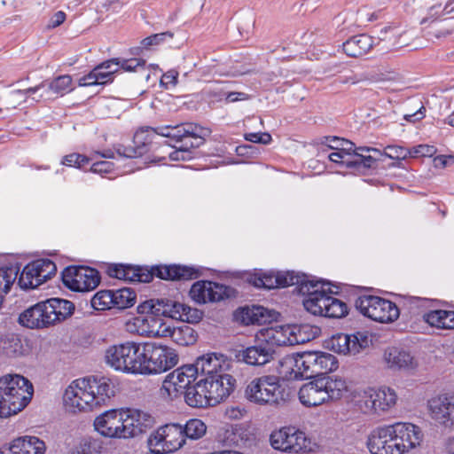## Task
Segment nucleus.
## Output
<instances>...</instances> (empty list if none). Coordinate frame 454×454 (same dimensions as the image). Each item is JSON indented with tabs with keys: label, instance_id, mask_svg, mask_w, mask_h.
<instances>
[{
	"label": "nucleus",
	"instance_id": "obj_1",
	"mask_svg": "<svg viewBox=\"0 0 454 454\" xmlns=\"http://www.w3.org/2000/svg\"><path fill=\"white\" fill-rule=\"evenodd\" d=\"M116 392L117 385L113 379L105 376L79 378L65 389L63 404L71 413L88 412L106 405Z\"/></svg>",
	"mask_w": 454,
	"mask_h": 454
},
{
	"label": "nucleus",
	"instance_id": "obj_2",
	"mask_svg": "<svg viewBox=\"0 0 454 454\" xmlns=\"http://www.w3.org/2000/svg\"><path fill=\"white\" fill-rule=\"evenodd\" d=\"M74 309L70 301L51 298L24 310L19 317V323L29 329H43L65 320Z\"/></svg>",
	"mask_w": 454,
	"mask_h": 454
},
{
	"label": "nucleus",
	"instance_id": "obj_3",
	"mask_svg": "<svg viewBox=\"0 0 454 454\" xmlns=\"http://www.w3.org/2000/svg\"><path fill=\"white\" fill-rule=\"evenodd\" d=\"M32 383L20 374L0 377V418H8L21 411L32 399Z\"/></svg>",
	"mask_w": 454,
	"mask_h": 454
},
{
	"label": "nucleus",
	"instance_id": "obj_4",
	"mask_svg": "<svg viewBox=\"0 0 454 454\" xmlns=\"http://www.w3.org/2000/svg\"><path fill=\"white\" fill-rule=\"evenodd\" d=\"M346 391L344 380L325 376L304 383L299 389L298 396L302 405L316 407L329 400L340 399Z\"/></svg>",
	"mask_w": 454,
	"mask_h": 454
},
{
	"label": "nucleus",
	"instance_id": "obj_5",
	"mask_svg": "<svg viewBox=\"0 0 454 454\" xmlns=\"http://www.w3.org/2000/svg\"><path fill=\"white\" fill-rule=\"evenodd\" d=\"M245 397L257 405L277 406L284 404L288 393L280 377L264 374L252 379L245 388Z\"/></svg>",
	"mask_w": 454,
	"mask_h": 454
},
{
	"label": "nucleus",
	"instance_id": "obj_6",
	"mask_svg": "<svg viewBox=\"0 0 454 454\" xmlns=\"http://www.w3.org/2000/svg\"><path fill=\"white\" fill-rule=\"evenodd\" d=\"M319 283L308 282L301 286L300 292L307 295L303 300L306 310L314 315H320L327 317H342L348 314L347 304L326 294L325 285L320 286Z\"/></svg>",
	"mask_w": 454,
	"mask_h": 454
},
{
	"label": "nucleus",
	"instance_id": "obj_7",
	"mask_svg": "<svg viewBox=\"0 0 454 454\" xmlns=\"http://www.w3.org/2000/svg\"><path fill=\"white\" fill-rule=\"evenodd\" d=\"M141 375L164 372L178 363L175 350L156 342L140 343Z\"/></svg>",
	"mask_w": 454,
	"mask_h": 454
},
{
	"label": "nucleus",
	"instance_id": "obj_8",
	"mask_svg": "<svg viewBox=\"0 0 454 454\" xmlns=\"http://www.w3.org/2000/svg\"><path fill=\"white\" fill-rule=\"evenodd\" d=\"M105 362L113 370L130 375H141L140 343L127 341L110 346Z\"/></svg>",
	"mask_w": 454,
	"mask_h": 454
},
{
	"label": "nucleus",
	"instance_id": "obj_9",
	"mask_svg": "<svg viewBox=\"0 0 454 454\" xmlns=\"http://www.w3.org/2000/svg\"><path fill=\"white\" fill-rule=\"evenodd\" d=\"M137 309L142 312L160 314V316L190 324L199 323L203 317L201 310L168 299L146 300L137 306Z\"/></svg>",
	"mask_w": 454,
	"mask_h": 454
},
{
	"label": "nucleus",
	"instance_id": "obj_10",
	"mask_svg": "<svg viewBox=\"0 0 454 454\" xmlns=\"http://www.w3.org/2000/svg\"><path fill=\"white\" fill-rule=\"evenodd\" d=\"M307 340L301 327L295 325L264 327L255 334V341L267 344L273 350L278 346L302 344Z\"/></svg>",
	"mask_w": 454,
	"mask_h": 454
},
{
	"label": "nucleus",
	"instance_id": "obj_11",
	"mask_svg": "<svg viewBox=\"0 0 454 454\" xmlns=\"http://www.w3.org/2000/svg\"><path fill=\"white\" fill-rule=\"evenodd\" d=\"M356 308L364 316L380 323H392L399 317L395 303L373 295H363L356 299Z\"/></svg>",
	"mask_w": 454,
	"mask_h": 454
},
{
	"label": "nucleus",
	"instance_id": "obj_12",
	"mask_svg": "<svg viewBox=\"0 0 454 454\" xmlns=\"http://www.w3.org/2000/svg\"><path fill=\"white\" fill-rule=\"evenodd\" d=\"M396 402L397 395L393 388H368L360 395L357 406L365 415H381L391 410Z\"/></svg>",
	"mask_w": 454,
	"mask_h": 454
},
{
	"label": "nucleus",
	"instance_id": "obj_13",
	"mask_svg": "<svg viewBox=\"0 0 454 454\" xmlns=\"http://www.w3.org/2000/svg\"><path fill=\"white\" fill-rule=\"evenodd\" d=\"M180 424H166L153 432L148 438V446L154 454L171 453L184 445Z\"/></svg>",
	"mask_w": 454,
	"mask_h": 454
},
{
	"label": "nucleus",
	"instance_id": "obj_14",
	"mask_svg": "<svg viewBox=\"0 0 454 454\" xmlns=\"http://www.w3.org/2000/svg\"><path fill=\"white\" fill-rule=\"evenodd\" d=\"M195 369L191 364L176 368L162 381L160 395L164 399L175 400L185 394L191 383L196 380Z\"/></svg>",
	"mask_w": 454,
	"mask_h": 454
},
{
	"label": "nucleus",
	"instance_id": "obj_15",
	"mask_svg": "<svg viewBox=\"0 0 454 454\" xmlns=\"http://www.w3.org/2000/svg\"><path fill=\"white\" fill-rule=\"evenodd\" d=\"M99 272L90 267L70 266L62 272V281L66 287L75 292H90L100 283Z\"/></svg>",
	"mask_w": 454,
	"mask_h": 454
},
{
	"label": "nucleus",
	"instance_id": "obj_16",
	"mask_svg": "<svg viewBox=\"0 0 454 454\" xmlns=\"http://www.w3.org/2000/svg\"><path fill=\"white\" fill-rule=\"evenodd\" d=\"M140 316L134 317L127 323V328L131 333H136L140 336L147 338H164L166 337L167 324L160 314L153 312H142L137 309Z\"/></svg>",
	"mask_w": 454,
	"mask_h": 454
},
{
	"label": "nucleus",
	"instance_id": "obj_17",
	"mask_svg": "<svg viewBox=\"0 0 454 454\" xmlns=\"http://www.w3.org/2000/svg\"><path fill=\"white\" fill-rule=\"evenodd\" d=\"M57 271L55 263L49 259H39L28 263L22 270L19 285L22 289H34L47 279L51 278Z\"/></svg>",
	"mask_w": 454,
	"mask_h": 454
},
{
	"label": "nucleus",
	"instance_id": "obj_18",
	"mask_svg": "<svg viewBox=\"0 0 454 454\" xmlns=\"http://www.w3.org/2000/svg\"><path fill=\"white\" fill-rule=\"evenodd\" d=\"M400 454H408L419 447L424 439L422 429L410 422H395L389 425Z\"/></svg>",
	"mask_w": 454,
	"mask_h": 454
},
{
	"label": "nucleus",
	"instance_id": "obj_19",
	"mask_svg": "<svg viewBox=\"0 0 454 454\" xmlns=\"http://www.w3.org/2000/svg\"><path fill=\"white\" fill-rule=\"evenodd\" d=\"M270 444L283 452L298 453L309 447L305 434L293 427H286L270 434Z\"/></svg>",
	"mask_w": 454,
	"mask_h": 454
},
{
	"label": "nucleus",
	"instance_id": "obj_20",
	"mask_svg": "<svg viewBox=\"0 0 454 454\" xmlns=\"http://www.w3.org/2000/svg\"><path fill=\"white\" fill-rule=\"evenodd\" d=\"M428 414L438 425L454 430V394H439L427 402Z\"/></svg>",
	"mask_w": 454,
	"mask_h": 454
},
{
	"label": "nucleus",
	"instance_id": "obj_21",
	"mask_svg": "<svg viewBox=\"0 0 454 454\" xmlns=\"http://www.w3.org/2000/svg\"><path fill=\"white\" fill-rule=\"evenodd\" d=\"M124 439L145 433L154 423V418L139 409H122Z\"/></svg>",
	"mask_w": 454,
	"mask_h": 454
},
{
	"label": "nucleus",
	"instance_id": "obj_22",
	"mask_svg": "<svg viewBox=\"0 0 454 454\" xmlns=\"http://www.w3.org/2000/svg\"><path fill=\"white\" fill-rule=\"evenodd\" d=\"M370 339L366 333L354 334L338 333L328 341L329 348L339 354L356 355L369 346Z\"/></svg>",
	"mask_w": 454,
	"mask_h": 454
},
{
	"label": "nucleus",
	"instance_id": "obj_23",
	"mask_svg": "<svg viewBox=\"0 0 454 454\" xmlns=\"http://www.w3.org/2000/svg\"><path fill=\"white\" fill-rule=\"evenodd\" d=\"M95 430L108 438H124L122 409L109 410L94 420Z\"/></svg>",
	"mask_w": 454,
	"mask_h": 454
},
{
	"label": "nucleus",
	"instance_id": "obj_24",
	"mask_svg": "<svg viewBox=\"0 0 454 454\" xmlns=\"http://www.w3.org/2000/svg\"><path fill=\"white\" fill-rule=\"evenodd\" d=\"M389 425L374 428L368 435L366 445L371 454H400Z\"/></svg>",
	"mask_w": 454,
	"mask_h": 454
},
{
	"label": "nucleus",
	"instance_id": "obj_25",
	"mask_svg": "<svg viewBox=\"0 0 454 454\" xmlns=\"http://www.w3.org/2000/svg\"><path fill=\"white\" fill-rule=\"evenodd\" d=\"M190 296L199 304L217 302L227 297L228 287L212 281H197L190 289Z\"/></svg>",
	"mask_w": 454,
	"mask_h": 454
},
{
	"label": "nucleus",
	"instance_id": "obj_26",
	"mask_svg": "<svg viewBox=\"0 0 454 454\" xmlns=\"http://www.w3.org/2000/svg\"><path fill=\"white\" fill-rule=\"evenodd\" d=\"M212 406L226 399L234 389L235 379L229 373L206 377L202 380Z\"/></svg>",
	"mask_w": 454,
	"mask_h": 454
},
{
	"label": "nucleus",
	"instance_id": "obj_27",
	"mask_svg": "<svg viewBox=\"0 0 454 454\" xmlns=\"http://www.w3.org/2000/svg\"><path fill=\"white\" fill-rule=\"evenodd\" d=\"M198 373L205 374L207 377L228 373L231 362L227 356L220 353H207L197 358L194 364H191Z\"/></svg>",
	"mask_w": 454,
	"mask_h": 454
},
{
	"label": "nucleus",
	"instance_id": "obj_28",
	"mask_svg": "<svg viewBox=\"0 0 454 454\" xmlns=\"http://www.w3.org/2000/svg\"><path fill=\"white\" fill-rule=\"evenodd\" d=\"M305 278L304 275H299L294 271H270L263 273L262 277L258 278L254 285L267 289L299 285L301 289L302 285L308 283Z\"/></svg>",
	"mask_w": 454,
	"mask_h": 454
},
{
	"label": "nucleus",
	"instance_id": "obj_29",
	"mask_svg": "<svg viewBox=\"0 0 454 454\" xmlns=\"http://www.w3.org/2000/svg\"><path fill=\"white\" fill-rule=\"evenodd\" d=\"M150 135L157 134L161 137L171 138L176 142L184 141L190 138L195 139L197 142H202L201 136L205 135L204 129H199L192 124H181L176 126H161L157 128L147 127Z\"/></svg>",
	"mask_w": 454,
	"mask_h": 454
},
{
	"label": "nucleus",
	"instance_id": "obj_30",
	"mask_svg": "<svg viewBox=\"0 0 454 454\" xmlns=\"http://www.w3.org/2000/svg\"><path fill=\"white\" fill-rule=\"evenodd\" d=\"M383 361L393 371L412 372L419 366L417 359L410 352L396 347L385 349Z\"/></svg>",
	"mask_w": 454,
	"mask_h": 454
},
{
	"label": "nucleus",
	"instance_id": "obj_31",
	"mask_svg": "<svg viewBox=\"0 0 454 454\" xmlns=\"http://www.w3.org/2000/svg\"><path fill=\"white\" fill-rule=\"evenodd\" d=\"M45 443L36 436L25 435L13 439L0 449V454H44Z\"/></svg>",
	"mask_w": 454,
	"mask_h": 454
},
{
	"label": "nucleus",
	"instance_id": "obj_32",
	"mask_svg": "<svg viewBox=\"0 0 454 454\" xmlns=\"http://www.w3.org/2000/svg\"><path fill=\"white\" fill-rule=\"evenodd\" d=\"M115 60L107 59L96 66L88 74L81 77L78 85L81 87L103 85L114 81L118 67H114ZM116 64H118L116 62Z\"/></svg>",
	"mask_w": 454,
	"mask_h": 454
},
{
	"label": "nucleus",
	"instance_id": "obj_33",
	"mask_svg": "<svg viewBox=\"0 0 454 454\" xmlns=\"http://www.w3.org/2000/svg\"><path fill=\"white\" fill-rule=\"evenodd\" d=\"M275 350L267 344L259 343L247 348L239 350L236 358L248 365L261 366L270 363L273 359Z\"/></svg>",
	"mask_w": 454,
	"mask_h": 454
},
{
	"label": "nucleus",
	"instance_id": "obj_34",
	"mask_svg": "<svg viewBox=\"0 0 454 454\" xmlns=\"http://www.w3.org/2000/svg\"><path fill=\"white\" fill-rule=\"evenodd\" d=\"M74 90L73 79L68 74L59 75L51 80L44 88L38 98H33L35 101L50 100L58 97H62Z\"/></svg>",
	"mask_w": 454,
	"mask_h": 454
},
{
	"label": "nucleus",
	"instance_id": "obj_35",
	"mask_svg": "<svg viewBox=\"0 0 454 454\" xmlns=\"http://www.w3.org/2000/svg\"><path fill=\"white\" fill-rule=\"evenodd\" d=\"M151 141L152 137L147 127L141 128L134 135V145L120 146L117 153L119 155L127 158L140 157L147 152V146Z\"/></svg>",
	"mask_w": 454,
	"mask_h": 454
},
{
	"label": "nucleus",
	"instance_id": "obj_36",
	"mask_svg": "<svg viewBox=\"0 0 454 454\" xmlns=\"http://www.w3.org/2000/svg\"><path fill=\"white\" fill-rule=\"evenodd\" d=\"M454 13V1L447 3L443 8L441 4H434L428 9V15L421 21L422 24L431 20V30L429 34L437 39L447 36L446 28H439V20L436 18L442 15H449Z\"/></svg>",
	"mask_w": 454,
	"mask_h": 454
},
{
	"label": "nucleus",
	"instance_id": "obj_37",
	"mask_svg": "<svg viewBox=\"0 0 454 454\" xmlns=\"http://www.w3.org/2000/svg\"><path fill=\"white\" fill-rule=\"evenodd\" d=\"M153 272L166 280L192 279L197 277V271L193 268L181 265L157 266L153 269Z\"/></svg>",
	"mask_w": 454,
	"mask_h": 454
},
{
	"label": "nucleus",
	"instance_id": "obj_38",
	"mask_svg": "<svg viewBox=\"0 0 454 454\" xmlns=\"http://www.w3.org/2000/svg\"><path fill=\"white\" fill-rule=\"evenodd\" d=\"M373 45V39L367 35H358L343 43L344 52L352 58H358L367 53Z\"/></svg>",
	"mask_w": 454,
	"mask_h": 454
},
{
	"label": "nucleus",
	"instance_id": "obj_39",
	"mask_svg": "<svg viewBox=\"0 0 454 454\" xmlns=\"http://www.w3.org/2000/svg\"><path fill=\"white\" fill-rule=\"evenodd\" d=\"M207 391V387L204 386L202 380H200L195 385L190 386L187 388L184 394V400L189 406L194 408L212 406Z\"/></svg>",
	"mask_w": 454,
	"mask_h": 454
},
{
	"label": "nucleus",
	"instance_id": "obj_40",
	"mask_svg": "<svg viewBox=\"0 0 454 454\" xmlns=\"http://www.w3.org/2000/svg\"><path fill=\"white\" fill-rule=\"evenodd\" d=\"M424 320L433 327L454 329V311L436 309L424 314Z\"/></svg>",
	"mask_w": 454,
	"mask_h": 454
},
{
	"label": "nucleus",
	"instance_id": "obj_41",
	"mask_svg": "<svg viewBox=\"0 0 454 454\" xmlns=\"http://www.w3.org/2000/svg\"><path fill=\"white\" fill-rule=\"evenodd\" d=\"M26 349L21 340L14 335H5L0 338V355L10 358L24 356Z\"/></svg>",
	"mask_w": 454,
	"mask_h": 454
},
{
	"label": "nucleus",
	"instance_id": "obj_42",
	"mask_svg": "<svg viewBox=\"0 0 454 454\" xmlns=\"http://www.w3.org/2000/svg\"><path fill=\"white\" fill-rule=\"evenodd\" d=\"M167 332L166 337L171 338L175 343L180 346L192 345L197 340V333L190 325H184L173 328L167 325Z\"/></svg>",
	"mask_w": 454,
	"mask_h": 454
},
{
	"label": "nucleus",
	"instance_id": "obj_43",
	"mask_svg": "<svg viewBox=\"0 0 454 454\" xmlns=\"http://www.w3.org/2000/svg\"><path fill=\"white\" fill-rule=\"evenodd\" d=\"M108 274L112 278L119 279L129 280V281H139L146 282L149 280L150 276L146 275L143 278L142 275L137 273V270H135L129 265L124 264H113L108 267Z\"/></svg>",
	"mask_w": 454,
	"mask_h": 454
},
{
	"label": "nucleus",
	"instance_id": "obj_44",
	"mask_svg": "<svg viewBox=\"0 0 454 454\" xmlns=\"http://www.w3.org/2000/svg\"><path fill=\"white\" fill-rule=\"evenodd\" d=\"M113 307L117 309H127L132 307L136 302V293L130 288L112 290Z\"/></svg>",
	"mask_w": 454,
	"mask_h": 454
},
{
	"label": "nucleus",
	"instance_id": "obj_45",
	"mask_svg": "<svg viewBox=\"0 0 454 454\" xmlns=\"http://www.w3.org/2000/svg\"><path fill=\"white\" fill-rule=\"evenodd\" d=\"M404 34L399 27H385L380 29L378 38L387 42L392 47L400 48L407 44L406 41L402 40Z\"/></svg>",
	"mask_w": 454,
	"mask_h": 454
},
{
	"label": "nucleus",
	"instance_id": "obj_46",
	"mask_svg": "<svg viewBox=\"0 0 454 454\" xmlns=\"http://www.w3.org/2000/svg\"><path fill=\"white\" fill-rule=\"evenodd\" d=\"M263 317L262 307L242 308L236 311L235 317L243 325L260 324Z\"/></svg>",
	"mask_w": 454,
	"mask_h": 454
},
{
	"label": "nucleus",
	"instance_id": "obj_47",
	"mask_svg": "<svg viewBox=\"0 0 454 454\" xmlns=\"http://www.w3.org/2000/svg\"><path fill=\"white\" fill-rule=\"evenodd\" d=\"M181 428L184 438V443L186 442V439L198 440L204 436L207 432V426L205 423L197 419L188 420L184 426L181 425Z\"/></svg>",
	"mask_w": 454,
	"mask_h": 454
},
{
	"label": "nucleus",
	"instance_id": "obj_48",
	"mask_svg": "<svg viewBox=\"0 0 454 454\" xmlns=\"http://www.w3.org/2000/svg\"><path fill=\"white\" fill-rule=\"evenodd\" d=\"M43 88H44V82L26 90H17L10 92L6 98L7 107L15 108L16 105L25 102L29 96L41 91Z\"/></svg>",
	"mask_w": 454,
	"mask_h": 454
},
{
	"label": "nucleus",
	"instance_id": "obj_49",
	"mask_svg": "<svg viewBox=\"0 0 454 454\" xmlns=\"http://www.w3.org/2000/svg\"><path fill=\"white\" fill-rule=\"evenodd\" d=\"M19 270L15 267L0 268V295L7 294L15 280L17 279Z\"/></svg>",
	"mask_w": 454,
	"mask_h": 454
},
{
	"label": "nucleus",
	"instance_id": "obj_50",
	"mask_svg": "<svg viewBox=\"0 0 454 454\" xmlns=\"http://www.w3.org/2000/svg\"><path fill=\"white\" fill-rule=\"evenodd\" d=\"M91 307L96 310H106L113 307L112 290H100L90 300Z\"/></svg>",
	"mask_w": 454,
	"mask_h": 454
},
{
	"label": "nucleus",
	"instance_id": "obj_51",
	"mask_svg": "<svg viewBox=\"0 0 454 454\" xmlns=\"http://www.w3.org/2000/svg\"><path fill=\"white\" fill-rule=\"evenodd\" d=\"M322 145L327 146L329 149H332L333 151H356V145L354 143L338 137H325L322 141Z\"/></svg>",
	"mask_w": 454,
	"mask_h": 454
},
{
	"label": "nucleus",
	"instance_id": "obj_52",
	"mask_svg": "<svg viewBox=\"0 0 454 454\" xmlns=\"http://www.w3.org/2000/svg\"><path fill=\"white\" fill-rule=\"evenodd\" d=\"M354 153L355 152H346L342 150L334 151L328 155V158L333 163L347 168H353L356 164V161L353 160Z\"/></svg>",
	"mask_w": 454,
	"mask_h": 454
},
{
	"label": "nucleus",
	"instance_id": "obj_53",
	"mask_svg": "<svg viewBox=\"0 0 454 454\" xmlns=\"http://www.w3.org/2000/svg\"><path fill=\"white\" fill-rule=\"evenodd\" d=\"M228 83L214 84L204 90V95L209 103L225 100Z\"/></svg>",
	"mask_w": 454,
	"mask_h": 454
},
{
	"label": "nucleus",
	"instance_id": "obj_54",
	"mask_svg": "<svg viewBox=\"0 0 454 454\" xmlns=\"http://www.w3.org/2000/svg\"><path fill=\"white\" fill-rule=\"evenodd\" d=\"M317 373H320L322 371L325 372H332L337 369V361L334 356L325 353L317 351Z\"/></svg>",
	"mask_w": 454,
	"mask_h": 454
},
{
	"label": "nucleus",
	"instance_id": "obj_55",
	"mask_svg": "<svg viewBox=\"0 0 454 454\" xmlns=\"http://www.w3.org/2000/svg\"><path fill=\"white\" fill-rule=\"evenodd\" d=\"M202 142H185L184 146H180L176 148L175 151L169 153V158L171 160H190L192 156V152L190 148L198 147Z\"/></svg>",
	"mask_w": 454,
	"mask_h": 454
},
{
	"label": "nucleus",
	"instance_id": "obj_56",
	"mask_svg": "<svg viewBox=\"0 0 454 454\" xmlns=\"http://www.w3.org/2000/svg\"><path fill=\"white\" fill-rule=\"evenodd\" d=\"M112 60H115L118 64H114V67H118V71L120 69L125 72H135L137 71L139 67H144L145 65V61L142 59H123L119 58L112 59Z\"/></svg>",
	"mask_w": 454,
	"mask_h": 454
},
{
	"label": "nucleus",
	"instance_id": "obj_57",
	"mask_svg": "<svg viewBox=\"0 0 454 454\" xmlns=\"http://www.w3.org/2000/svg\"><path fill=\"white\" fill-rule=\"evenodd\" d=\"M305 358L303 356V354H296L293 356H288L286 357V366H293L297 367L298 370L301 372V379L306 377H310L311 375L309 374V369L306 364Z\"/></svg>",
	"mask_w": 454,
	"mask_h": 454
},
{
	"label": "nucleus",
	"instance_id": "obj_58",
	"mask_svg": "<svg viewBox=\"0 0 454 454\" xmlns=\"http://www.w3.org/2000/svg\"><path fill=\"white\" fill-rule=\"evenodd\" d=\"M411 154L410 150L399 145H388L384 150V155L395 160H404Z\"/></svg>",
	"mask_w": 454,
	"mask_h": 454
},
{
	"label": "nucleus",
	"instance_id": "obj_59",
	"mask_svg": "<svg viewBox=\"0 0 454 454\" xmlns=\"http://www.w3.org/2000/svg\"><path fill=\"white\" fill-rule=\"evenodd\" d=\"M90 161L89 158L79 153H71L66 155L62 160V164L68 167L81 168Z\"/></svg>",
	"mask_w": 454,
	"mask_h": 454
},
{
	"label": "nucleus",
	"instance_id": "obj_60",
	"mask_svg": "<svg viewBox=\"0 0 454 454\" xmlns=\"http://www.w3.org/2000/svg\"><path fill=\"white\" fill-rule=\"evenodd\" d=\"M280 373L285 376L288 380L301 379V372L297 367H291L286 365V357L280 363Z\"/></svg>",
	"mask_w": 454,
	"mask_h": 454
},
{
	"label": "nucleus",
	"instance_id": "obj_61",
	"mask_svg": "<svg viewBox=\"0 0 454 454\" xmlns=\"http://www.w3.org/2000/svg\"><path fill=\"white\" fill-rule=\"evenodd\" d=\"M353 160L355 161H356V164L355 167H353V168H360L361 167H363L364 168H369L375 162L374 158H372L370 155H368V156L363 155V153L356 152V150L353 153Z\"/></svg>",
	"mask_w": 454,
	"mask_h": 454
},
{
	"label": "nucleus",
	"instance_id": "obj_62",
	"mask_svg": "<svg viewBox=\"0 0 454 454\" xmlns=\"http://www.w3.org/2000/svg\"><path fill=\"white\" fill-rule=\"evenodd\" d=\"M410 152H411V154H410V156L412 157H431L435 153L436 150L433 145H419L418 146L413 147L411 150H410Z\"/></svg>",
	"mask_w": 454,
	"mask_h": 454
},
{
	"label": "nucleus",
	"instance_id": "obj_63",
	"mask_svg": "<svg viewBox=\"0 0 454 454\" xmlns=\"http://www.w3.org/2000/svg\"><path fill=\"white\" fill-rule=\"evenodd\" d=\"M173 37V34L170 32L155 34L151 36H148L143 40V44L145 46L150 45H157L161 42L165 41L167 38L171 39Z\"/></svg>",
	"mask_w": 454,
	"mask_h": 454
},
{
	"label": "nucleus",
	"instance_id": "obj_64",
	"mask_svg": "<svg viewBox=\"0 0 454 454\" xmlns=\"http://www.w3.org/2000/svg\"><path fill=\"white\" fill-rule=\"evenodd\" d=\"M92 454H102L106 451V446L100 438H88V445Z\"/></svg>",
	"mask_w": 454,
	"mask_h": 454
}]
</instances>
